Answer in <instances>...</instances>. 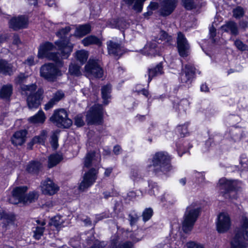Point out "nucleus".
I'll return each instance as SVG.
<instances>
[{
	"mask_svg": "<svg viewBox=\"0 0 248 248\" xmlns=\"http://www.w3.org/2000/svg\"><path fill=\"white\" fill-rule=\"evenodd\" d=\"M152 164L149 165V171L155 174L165 172L171 169L170 158L167 153L160 152L155 154L152 158Z\"/></svg>",
	"mask_w": 248,
	"mask_h": 248,
	"instance_id": "1",
	"label": "nucleus"
},
{
	"mask_svg": "<svg viewBox=\"0 0 248 248\" xmlns=\"http://www.w3.org/2000/svg\"><path fill=\"white\" fill-rule=\"evenodd\" d=\"M201 212L200 206L193 202L187 206L185 212L182 222V229L185 233L190 232L198 218Z\"/></svg>",
	"mask_w": 248,
	"mask_h": 248,
	"instance_id": "2",
	"label": "nucleus"
},
{
	"mask_svg": "<svg viewBox=\"0 0 248 248\" xmlns=\"http://www.w3.org/2000/svg\"><path fill=\"white\" fill-rule=\"evenodd\" d=\"M201 212L200 206L193 202L187 206L185 212L182 222V229L185 233L190 232L198 218Z\"/></svg>",
	"mask_w": 248,
	"mask_h": 248,
	"instance_id": "3",
	"label": "nucleus"
},
{
	"mask_svg": "<svg viewBox=\"0 0 248 248\" xmlns=\"http://www.w3.org/2000/svg\"><path fill=\"white\" fill-rule=\"evenodd\" d=\"M201 212L200 206L193 202L187 206L185 212L182 222V229L185 233L190 232L198 218Z\"/></svg>",
	"mask_w": 248,
	"mask_h": 248,
	"instance_id": "4",
	"label": "nucleus"
},
{
	"mask_svg": "<svg viewBox=\"0 0 248 248\" xmlns=\"http://www.w3.org/2000/svg\"><path fill=\"white\" fill-rule=\"evenodd\" d=\"M242 226L235 232L230 241V248H246L248 240V218L243 217Z\"/></svg>",
	"mask_w": 248,
	"mask_h": 248,
	"instance_id": "5",
	"label": "nucleus"
},
{
	"mask_svg": "<svg viewBox=\"0 0 248 248\" xmlns=\"http://www.w3.org/2000/svg\"><path fill=\"white\" fill-rule=\"evenodd\" d=\"M71 28L69 26L62 28L57 32V35L60 39L56 41L55 44L61 51L62 58L67 59L73 50V46L70 42L69 39L66 35L70 32Z\"/></svg>",
	"mask_w": 248,
	"mask_h": 248,
	"instance_id": "6",
	"label": "nucleus"
},
{
	"mask_svg": "<svg viewBox=\"0 0 248 248\" xmlns=\"http://www.w3.org/2000/svg\"><path fill=\"white\" fill-rule=\"evenodd\" d=\"M54 46L50 42H46L40 45L38 53V57L39 58H47L50 60L55 62L56 65L59 67H62L63 62L62 61L61 53H53L49 51L53 50Z\"/></svg>",
	"mask_w": 248,
	"mask_h": 248,
	"instance_id": "7",
	"label": "nucleus"
},
{
	"mask_svg": "<svg viewBox=\"0 0 248 248\" xmlns=\"http://www.w3.org/2000/svg\"><path fill=\"white\" fill-rule=\"evenodd\" d=\"M50 121L60 128H68L72 124V121L68 118L66 111L63 108L55 110Z\"/></svg>",
	"mask_w": 248,
	"mask_h": 248,
	"instance_id": "8",
	"label": "nucleus"
},
{
	"mask_svg": "<svg viewBox=\"0 0 248 248\" xmlns=\"http://www.w3.org/2000/svg\"><path fill=\"white\" fill-rule=\"evenodd\" d=\"M104 110L101 105L95 104L92 107L86 115L88 124H100L103 121Z\"/></svg>",
	"mask_w": 248,
	"mask_h": 248,
	"instance_id": "9",
	"label": "nucleus"
},
{
	"mask_svg": "<svg viewBox=\"0 0 248 248\" xmlns=\"http://www.w3.org/2000/svg\"><path fill=\"white\" fill-rule=\"evenodd\" d=\"M57 65L49 63L41 66L40 75L48 81H54L57 77L61 75V71Z\"/></svg>",
	"mask_w": 248,
	"mask_h": 248,
	"instance_id": "10",
	"label": "nucleus"
},
{
	"mask_svg": "<svg viewBox=\"0 0 248 248\" xmlns=\"http://www.w3.org/2000/svg\"><path fill=\"white\" fill-rule=\"evenodd\" d=\"M218 186L223 196L226 199H236V194L235 191V183L234 181H229L225 178H221L219 180Z\"/></svg>",
	"mask_w": 248,
	"mask_h": 248,
	"instance_id": "11",
	"label": "nucleus"
},
{
	"mask_svg": "<svg viewBox=\"0 0 248 248\" xmlns=\"http://www.w3.org/2000/svg\"><path fill=\"white\" fill-rule=\"evenodd\" d=\"M86 75L90 78H101L104 74L103 70L98 61L90 59L85 66Z\"/></svg>",
	"mask_w": 248,
	"mask_h": 248,
	"instance_id": "12",
	"label": "nucleus"
},
{
	"mask_svg": "<svg viewBox=\"0 0 248 248\" xmlns=\"http://www.w3.org/2000/svg\"><path fill=\"white\" fill-rule=\"evenodd\" d=\"M98 170L95 168H92L86 172L83 176V179L79 183L78 189L80 191H85L95 182L97 179Z\"/></svg>",
	"mask_w": 248,
	"mask_h": 248,
	"instance_id": "13",
	"label": "nucleus"
},
{
	"mask_svg": "<svg viewBox=\"0 0 248 248\" xmlns=\"http://www.w3.org/2000/svg\"><path fill=\"white\" fill-rule=\"evenodd\" d=\"M27 189L28 187L26 186H20L14 188L12 191V195L8 199L9 202L14 204L19 203H23Z\"/></svg>",
	"mask_w": 248,
	"mask_h": 248,
	"instance_id": "14",
	"label": "nucleus"
},
{
	"mask_svg": "<svg viewBox=\"0 0 248 248\" xmlns=\"http://www.w3.org/2000/svg\"><path fill=\"white\" fill-rule=\"evenodd\" d=\"M28 24V18L24 15L14 16L9 21L10 28L14 31L27 28Z\"/></svg>",
	"mask_w": 248,
	"mask_h": 248,
	"instance_id": "15",
	"label": "nucleus"
},
{
	"mask_svg": "<svg viewBox=\"0 0 248 248\" xmlns=\"http://www.w3.org/2000/svg\"><path fill=\"white\" fill-rule=\"evenodd\" d=\"M231 225V219L227 213H220L217 217V229L219 233H224L228 231Z\"/></svg>",
	"mask_w": 248,
	"mask_h": 248,
	"instance_id": "16",
	"label": "nucleus"
},
{
	"mask_svg": "<svg viewBox=\"0 0 248 248\" xmlns=\"http://www.w3.org/2000/svg\"><path fill=\"white\" fill-rule=\"evenodd\" d=\"M177 48L179 55L182 57H186L188 55L189 45L184 35L179 32L177 38Z\"/></svg>",
	"mask_w": 248,
	"mask_h": 248,
	"instance_id": "17",
	"label": "nucleus"
},
{
	"mask_svg": "<svg viewBox=\"0 0 248 248\" xmlns=\"http://www.w3.org/2000/svg\"><path fill=\"white\" fill-rule=\"evenodd\" d=\"M178 0H163L160 4L159 14L162 16L170 15L176 7Z\"/></svg>",
	"mask_w": 248,
	"mask_h": 248,
	"instance_id": "18",
	"label": "nucleus"
},
{
	"mask_svg": "<svg viewBox=\"0 0 248 248\" xmlns=\"http://www.w3.org/2000/svg\"><path fill=\"white\" fill-rule=\"evenodd\" d=\"M195 69L191 64H186L182 69L180 75V80L182 83H191L194 77Z\"/></svg>",
	"mask_w": 248,
	"mask_h": 248,
	"instance_id": "19",
	"label": "nucleus"
},
{
	"mask_svg": "<svg viewBox=\"0 0 248 248\" xmlns=\"http://www.w3.org/2000/svg\"><path fill=\"white\" fill-rule=\"evenodd\" d=\"M41 188L44 194L49 195L55 194L59 189V186L49 178L42 181Z\"/></svg>",
	"mask_w": 248,
	"mask_h": 248,
	"instance_id": "20",
	"label": "nucleus"
},
{
	"mask_svg": "<svg viewBox=\"0 0 248 248\" xmlns=\"http://www.w3.org/2000/svg\"><path fill=\"white\" fill-rule=\"evenodd\" d=\"M27 77L24 73H20L15 79V82L16 84L21 85V88L23 91L30 92L32 93L35 92L37 89V86L35 84H32L30 85H22L25 82Z\"/></svg>",
	"mask_w": 248,
	"mask_h": 248,
	"instance_id": "21",
	"label": "nucleus"
},
{
	"mask_svg": "<svg viewBox=\"0 0 248 248\" xmlns=\"http://www.w3.org/2000/svg\"><path fill=\"white\" fill-rule=\"evenodd\" d=\"M100 156H96L95 152H88L84 157V167L88 168L93 166L96 167L100 163Z\"/></svg>",
	"mask_w": 248,
	"mask_h": 248,
	"instance_id": "22",
	"label": "nucleus"
},
{
	"mask_svg": "<svg viewBox=\"0 0 248 248\" xmlns=\"http://www.w3.org/2000/svg\"><path fill=\"white\" fill-rule=\"evenodd\" d=\"M108 52L109 54H112L115 56L121 57L125 51L124 48L119 44L115 43L112 41L107 42Z\"/></svg>",
	"mask_w": 248,
	"mask_h": 248,
	"instance_id": "23",
	"label": "nucleus"
},
{
	"mask_svg": "<svg viewBox=\"0 0 248 248\" xmlns=\"http://www.w3.org/2000/svg\"><path fill=\"white\" fill-rule=\"evenodd\" d=\"M27 133L26 130H20L16 132L11 138L12 143L16 146L22 145L26 140Z\"/></svg>",
	"mask_w": 248,
	"mask_h": 248,
	"instance_id": "24",
	"label": "nucleus"
},
{
	"mask_svg": "<svg viewBox=\"0 0 248 248\" xmlns=\"http://www.w3.org/2000/svg\"><path fill=\"white\" fill-rule=\"evenodd\" d=\"M42 97L41 94H29L27 102L30 109L37 108L41 104Z\"/></svg>",
	"mask_w": 248,
	"mask_h": 248,
	"instance_id": "25",
	"label": "nucleus"
},
{
	"mask_svg": "<svg viewBox=\"0 0 248 248\" xmlns=\"http://www.w3.org/2000/svg\"><path fill=\"white\" fill-rule=\"evenodd\" d=\"M142 54L147 56H155L158 52L157 44L155 40L147 43L141 50Z\"/></svg>",
	"mask_w": 248,
	"mask_h": 248,
	"instance_id": "26",
	"label": "nucleus"
},
{
	"mask_svg": "<svg viewBox=\"0 0 248 248\" xmlns=\"http://www.w3.org/2000/svg\"><path fill=\"white\" fill-rule=\"evenodd\" d=\"M123 1L128 7L131 6L132 9L137 13H140L146 0H123Z\"/></svg>",
	"mask_w": 248,
	"mask_h": 248,
	"instance_id": "27",
	"label": "nucleus"
},
{
	"mask_svg": "<svg viewBox=\"0 0 248 248\" xmlns=\"http://www.w3.org/2000/svg\"><path fill=\"white\" fill-rule=\"evenodd\" d=\"M43 165L37 160H32L27 165L26 170L30 173L38 174L42 170Z\"/></svg>",
	"mask_w": 248,
	"mask_h": 248,
	"instance_id": "28",
	"label": "nucleus"
},
{
	"mask_svg": "<svg viewBox=\"0 0 248 248\" xmlns=\"http://www.w3.org/2000/svg\"><path fill=\"white\" fill-rule=\"evenodd\" d=\"M107 25L111 28L124 29L127 27V24L123 18L111 19L107 22Z\"/></svg>",
	"mask_w": 248,
	"mask_h": 248,
	"instance_id": "29",
	"label": "nucleus"
},
{
	"mask_svg": "<svg viewBox=\"0 0 248 248\" xmlns=\"http://www.w3.org/2000/svg\"><path fill=\"white\" fill-rule=\"evenodd\" d=\"M222 31L227 32H230L233 35L238 34V30L237 24L232 21L227 22L225 25L222 26Z\"/></svg>",
	"mask_w": 248,
	"mask_h": 248,
	"instance_id": "30",
	"label": "nucleus"
},
{
	"mask_svg": "<svg viewBox=\"0 0 248 248\" xmlns=\"http://www.w3.org/2000/svg\"><path fill=\"white\" fill-rule=\"evenodd\" d=\"M13 73V65L6 61L0 60V73L11 75Z\"/></svg>",
	"mask_w": 248,
	"mask_h": 248,
	"instance_id": "31",
	"label": "nucleus"
},
{
	"mask_svg": "<svg viewBox=\"0 0 248 248\" xmlns=\"http://www.w3.org/2000/svg\"><path fill=\"white\" fill-rule=\"evenodd\" d=\"M163 66L160 62L154 68L148 70V81L150 82L154 77L162 75L163 73Z\"/></svg>",
	"mask_w": 248,
	"mask_h": 248,
	"instance_id": "32",
	"label": "nucleus"
},
{
	"mask_svg": "<svg viewBox=\"0 0 248 248\" xmlns=\"http://www.w3.org/2000/svg\"><path fill=\"white\" fill-rule=\"evenodd\" d=\"M82 43L84 46H88L92 45L101 46V41L97 37L93 35H90L84 38L82 40Z\"/></svg>",
	"mask_w": 248,
	"mask_h": 248,
	"instance_id": "33",
	"label": "nucleus"
},
{
	"mask_svg": "<svg viewBox=\"0 0 248 248\" xmlns=\"http://www.w3.org/2000/svg\"><path fill=\"white\" fill-rule=\"evenodd\" d=\"M91 31V26L89 24L80 25L77 28L75 35L79 37H83L89 33Z\"/></svg>",
	"mask_w": 248,
	"mask_h": 248,
	"instance_id": "34",
	"label": "nucleus"
},
{
	"mask_svg": "<svg viewBox=\"0 0 248 248\" xmlns=\"http://www.w3.org/2000/svg\"><path fill=\"white\" fill-rule=\"evenodd\" d=\"M46 118V117L44 112L42 110H40L37 114L31 117L29 119V120L30 122L34 124L43 123Z\"/></svg>",
	"mask_w": 248,
	"mask_h": 248,
	"instance_id": "35",
	"label": "nucleus"
},
{
	"mask_svg": "<svg viewBox=\"0 0 248 248\" xmlns=\"http://www.w3.org/2000/svg\"><path fill=\"white\" fill-rule=\"evenodd\" d=\"M62 157L61 155L55 154L51 155L48 157V167L49 168H52L57 165L62 160Z\"/></svg>",
	"mask_w": 248,
	"mask_h": 248,
	"instance_id": "36",
	"label": "nucleus"
},
{
	"mask_svg": "<svg viewBox=\"0 0 248 248\" xmlns=\"http://www.w3.org/2000/svg\"><path fill=\"white\" fill-rule=\"evenodd\" d=\"M38 192L34 191L30 192L28 194L25 195L23 203L24 204H28L35 202L38 199Z\"/></svg>",
	"mask_w": 248,
	"mask_h": 248,
	"instance_id": "37",
	"label": "nucleus"
},
{
	"mask_svg": "<svg viewBox=\"0 0 248 248\" xmlns=\"http://www.w3.org/2000/svg\"><path fill=\"white\" fill-rule=\"evenodd\" d=\"M63 97L64 94H55V96L45 105V109L46 110H48V109L52 108L54 105L57 103Z\"/></svg>",
	"mask_w": 248,
	"mask_h": 248,
	"instance_id": "38",
	"label": "nucleus"
},
{
	"mask_svg": "<svg viewBox=\"0 0 248 248\" xmlns=\"http://www.w3.org/2000/svg\"><path fill=\"white\" fill-rule=\"evenodd\" d=\"M0 219L5 220L8 223H10L14 222L15 216L12 213L2 211L0 212Z\"/></svg>",
	"mask_w": 248,
	"mask_h": 248,
	"instance_id": "39",
	"label": "nucleus"
},
{
	"mask_svg": "<svg viewBox=\"0 0 248 248\" xmlns=\"http://www.w3.org/2000/svg\"><path fill=\"white\" fill-rule=\"evenodd\" d=\"M69 72L70 75L78 77L81 75L80 67L77 64L71 63L69 66Z\"/></svg>",
	"mask_w": 248,
	"mask_h": 248,
	"instance_id": "40",
	"label": "nucleus"
},
{
	"mask_svg": "<svg viewBox=\"0 0 248 248\" xmlns=\"http://www.w3.org/2000/svg\"><path fill=\"white\" fill-rule=\"evenodd\" d=\"M76 57L77 59L83 64L87 61L88 54L86 51L79 50L76 52Z\"/></svg>",
	"mask_w": 248,
	"mask_h": 248,
	"instance_id": "41",
	"label": "nucleus"
},
{
	"mask_svg": "<svg viewBox=\"0 0 248 248\" xmlns=\"http://www.w3.org/2000/svg\"><path fill=\"white\" fill-rule=\"evenodd\" d=\"M233 16L235 18H240L245 14V11L243 7L240 6H237L232 10Z\"/></svg>",
	"mask_w": 248,
	"mask_h": 248,
	"instance_id": "42",
	"label": "nucleus"
},
{
	"mask_svg": "<svg viewBox=\"0 0 248 248\" xmlns=\"http://www.w3.org/2000/svg\"><path fill=\"white\" fill-rule=\"evenodd\" d=\"M45 229V228L44 227H35V229L33 231V237L37 240H39L41 237L43 236Z\"/></svg>",
	"mask_w": 248,
	"mask_h": 248,
	"instance_id": "43",
	"label": "nucleus"
},
{
	"mask_svg": "<svg viewBox=\"0 0 248 248\" xmlns=\"http://www.w3.org/2000/svg\"><path fill=\"white\" fill-rule=\"evenodd\" d=\"M160 40L166 41L169 45L171 44L172 38L171 35H169L166 31H161L160 32Z\"/></svg>",
	"mask_w": 248,
	"mask_h": 248,
	"instance_id": "44",
	"label": "nucleus"
},
{
	"mask_svg": "<svg viewBox=\"0 0 248 248\" xmlns=\"http://www.w3.org/2000/svg\"><path fill=\"white\" fill-rule=\"evenodd\" d=\"M153 211L152 208H146L142 213L143 220L146 222L149 220L153 216Z\"/></svg>",
	"mask_w": 248,
	"mask_h": 248,
	"instance_id": "45",
	"label": "nucleus"
},
{
	"mask_svg": "<svg viewBox=\"0 0 248 248\" xmlns=\"http://www.w3.org/2000/svg\"><path fill=\"white\" fill-rule=\"evenodd\" d=\"M62 221L60 216H56L51 219L49 224L55 226L56 228H60L62 225Z\"/></svg>",
	"mask_w": 248,
	"mask_h": 248,
	"instance_id": "46",
	"label": "nucleus"
},
{
	"mask_svg": "<svg viewBox=\"0 0 248 248\" xmlns=\"http://www.w3.org/2000/svg\"><path fill=\"white\" fill-rule=\"evenodd\" d=\"M183 6L187 10H192L196 8V4L194 0H182Z\"/></svg>",
	"mask_w": 248,
	"mask_h": 248,
	"instance_id": "47",
	"label": "nucleus"
},
{
	"mask_svg": "<svg viewBox=\"0 0 248 248\" xmlns=\"http://www.w3.org/2000/svg\"><path fill=\"white\" fill-rule=\"evenodd\" d=\"M234 45L238 49L242 51L246 50L248 48V46L244 44L240 40H236L234 42Z\"/></svg>",
	"mask_w": 248,
	"mask_h": 248,
	"instance_id": "48",
	"label": "nucleus"
},
{
	"mask_svg": "<svg viewBox=\"0 0 248 248\" xmlns=\"http://www.w3.org/2000/svg\"><path fill=\"white\" fill-rule=\"evenodd\" d=\"M13 86L11 84H7L2 86L0 93H12Z\"/></svg>",
	"mask_w": 248,
	"mask_h": 248,
	"instance_id": "49",
	"label": "nucleus"
},
{
	"mask_svg": "<svg viewBox=\"0 0 248 248\" xmlns=\"http://www.w3.org/2000/svg\"><path fill=\"white\" fill-rule=\"evenodd\" d=\"M58 137L56 133H53V135L51 137V141L50 143L52 146V147L56 149L58 146Z\"/></svg>",
	"mask_w": 248,
	"mask_h": 248,
	"instance_id": "50",
	"label": "nucleus"
},
{
	"mask_svg": "<svg viewBox=\"0 0 248 248\" xmlns=\"http://www.w3.org/2000/svg\"><path fill=\"white\" fill-rule=\"evenodd\" d=\"M74 123L78 127L82 126L84 124V122L83 120V117L81 115H78L75 117Z\"/></svg>",
	"mask_w": 248,
	"mask_h": 248,
	"instance_id": "51",
	"label": "nucleus"
},
{
	"mask_svg": "<svg viewBox=\"0 0 248 248\" xmlns=\"http://www.w3.org/2000/svg\"><path fill=\"white\" fill-rule=\"evenodd\" d=\"M188 105L189 103L186 99L182 100L178 105L179 110L180 111L181 110H182L184 111H185L186 108Z\"/></svg>",
	"mask_w": 248,
	"mask_h": 248,
	"instance_id": "52",
	"label": "nucleus"
},
{
	"mask_svg": "<svg viewBox=\"0 0 248 248\" xmlns=\"http://www.w3.org/2000/svg\"><path fill=\"white\" fill-rule=\"evenodd\" d=\"M209 34L210 37L212 40V42L215 43L216 42L215 37L216 36V29L213 26L209 29Z\"/></svg>",
	"mask_w": 248,
	"mask_h": 248,
	"instance_id": "53",
	"label": "nucleus"
},
{
	"mask_svg": "<svg viewBox=\"0 0 248 248\" xmlns=\"http://www.w3.org/2000/svg\"><path fill=\"white\" fill-rule=\"evenodd\" d=\"M128 216L129 217L130 224L131 226H133L138 221L139 219V217L136 214L132 215L131 214H130Z\"/></svg>",
	"mask_w": 248,
	"mask_h": 248,
	"instance_id": "54",
	"label": "nucleus"
},
{
	"mask_svg": "<svg viewBox=\"0 0 248 248\" xmlns=\"http://www.w3.org/2000/svg\"><path fill=\"white\" fill-rule=\"evenodd\" d=\"M178 130L181 132V134L183 136L187 133V124H184L182 126H179L177 127Z\"/></svg>",
	"mask_w": 248,
	"mask_h": 248,
	"instance_id": "55",
	"label": "nucleus"
},
{
	"mask_svg": "<svg viewBox=\"0 0 248 248\" xmlns=\"http://www.w3.org/2000/svg\"><path fill=\"white\" fill-rule=\"evenodd\" d=\"M187 246L188 248H204L203 245L194 242L188 243Z\"/></svg>",
	"mask_w": 248,
	"mask_h": 248,
	"instance_id": "56",
	"label": "nucleus"
},
{
	"mask_svg": "<svg viewBox=\"0 0 248 248\" xmlns=\"http://www.w3.org/2000/svg\"><path fill=\"white\" fill-rule=\"evenodd\" d=\"M111 91V85L110 84H107L102 87L101 93H109Z\"/></svg>",
	"mask_w": 248,
	"mask_h": 248,
	"instance_id": "57",
	"label": "nucleus"
},
{
	"mask_svg": "<svg viewBox=\"0 0 248 248\" xmlns=\"http://www.w3.org/2000/svg\"><path fill=\"white\" fill-rule=\"evenodd\" d=\"M159 5L157 2H151L148 7V10L151 11H154L158 8Z\"/></svg>",
	"mask_w": 248,
	"mask_h": 248,
	"instance_id": "58",
	"label": "nucleus"
},
{
	"mask_svg": "<svg viewBox=\"0 0 248 248\" xmlns=\"http://www.w3.org/2000/svg\"><path fill=\"white\" fill-rule=\"evenodd\" d=\"M101 97L103 100V103L104 105H106L108 103V99H110L111 96L109 94H101Z\"/></svg>",
	"mask_w": 248,
	"mask_h": 248,
	"instance_id": "59",
	"label": "nucleus"
},
{
	"mask_svg": "<svg viewBox=\"0 0 248 248\" xmlns=\"http://www.w3.org/2000/svg\"><path fill=\"white\" fill-rule=\"evenodd\" d=\"M11 94H0V99L5 102H9L10 100Z\"/></svg>",
	"mask_w": 248,
	"mask_h": 248,
	"instance_id": "60",
	"label": "nucleus"
},
{
	"mask_svg": "<svg viewBox=\"0 0 248 248\" xmlns=\"http://www.w3.org/2000/svg\"><path fill=\"white\" fill-rule=\"evenodd\" d=\"M45 140L40 135L35 137L33 139V141L35 143H43L45 142Z\"/></svg>",
	"mask_w": 248,
	"mask_h": 248,
	"instance_id": "61",
	"label": "nucleus"
},
{
	"mask_svg": "<svg viewBox=\"0 0 248 248\" xmlns=\"http://www.w3.org/2000/svg\"><path fill=\"white\" fill-rule=\"evenodd\" d=\"M24 63L29 66H31L34 64V58L33 57H30L25 60Z\"/></svg>",
	"mask_w": 248,
	"mask_h": 248,
	"instance_id": "62",
	"label": "nucleus"
},
{
	"mask_svg": "<svg viewBox=\"0 0 248 248\" xmlns=\"http://www.w3.org/2000/svg\"><path fill=\"white\" fill-rule=\"evenodd\" d=\"M132 243L130 242H126L119 245V248H131Z\"/></svg>",
	"mask_w": 248,
	"mask_h": 248,
	"instance_id": "63",
	"label": "nucleus"
},
{
	"mask_svg": "<svg viewBox=\"0 0 248 248\" xmlns=\"http://www.w3.org/2000/svg\"><path fill=\"white\" fill-rule=\"evenodd\" d=\"M201 91L202 92H209V88L206 84H202L201 87Z\"/></svg>",
	"mask_w": 248,
	"mask_h": 248,
	"instance_id": "64",
	"label": "nucleus"
}]
</instances>
